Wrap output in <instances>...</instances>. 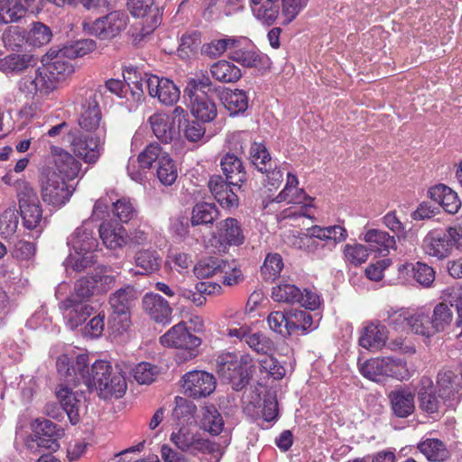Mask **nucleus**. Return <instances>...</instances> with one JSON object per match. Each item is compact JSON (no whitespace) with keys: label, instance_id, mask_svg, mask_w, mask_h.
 I'll return each instance as SVG.
<instances>
[{"label":"nucleus","instance_id":"49530a36","mask_svg":"<svg viewBox=\"0 0 462 462\" xmlns=\"http://www.w3.org/2000/svg\"><path fill=\"white\" fill-rule=\"evenodd\" d=\"M407 273H411L413 279L424 287H430L435 280V272L426 263L417 262L403 265Z\"/></svg>","mask_w":462,"mask_h":462},{"label":"nucleus","instance_id":"69168bd1","mask_svg":"<svg viewBox=\"0 0 462 462\" xmlns=\"http://www.w3.org/2000/svg\"><path fill=\"white\" fill-rule=\"evenodd\" d=\"M51 38L52 32L50 27L42 23H34L30 31L28 41L30 44L41 47L49 43Z\"/></svg>","mask_w":462,"mask_h":462},{"label":"nucleus","instance_id":"a878e982","mask_svg":"<svg viewBox=\"0 0 462 462\" xmlns=\"http://www.w3.org/2000/svg\"><path fill=\"white\" fill-rule=\"evenodd\" d=\"M127 7L134 17L145 18L150 27H156L160 23V11L153 0H128Z\"/></svg>","mask_w":462,"mask_h":462},{"label":"nucleus","instance_id":"de8ad7c7","mask_svg":"<svg viewBox=\"0 0 462 462\" xmlns=\"http://www.w3.org/2000/svg\"><path fill=\"white\" fill-rule=\"evenodd\" d=\"M156 173L161 183L165 186H171L176 181L177 166L168 153L161 156Z\"/></svg>","mask_w":462,"mask_h":462},{"label":"nucleus","instance_id":"2eb2a0df","mask_svg":"<svg viewBox=\"0 0 462 462\" xmlns=\"http://www.w3.org/2000/svg\"><path fill=\"white\" fill-rule=\"evenodd\" d=\"M161 343L165 346L175 348H197L201 340L190 334L186 328L184 322H180L173 326L160 338Z\"/></svg>","mask_w":462,"mask_h":462},{"label":"nucleus","instance_id":"473e14b6","mask_svg":"<svg viewBox=\"0 0 462 462\" xmlns=\"http://www.w3.org/2000/svg\"><path fill=\"white\" fill-rule=\"evenodd\" d=\"M149 123L154 135L164 143H171L175 134V129L170 122L169 116L163 113H156L150 116Z\"/></svg>","mask_w":462,"mask_h":462},{"label":"nucleus","instance_id":"0eeeda50","mask_svg":"<svg viewBox=\"0 0 462 462\" xmlns=\"http://www.w3.org/2000/svg\"><path fill=\"white\" fill-rule=\"evenodd\" d=\"M106 137V129H99L97 134L76 136L71 141L72 151L86 163H96L104 151Z\"/></svg>","mask_w":462,"mask_h":462},{"label":"nucleus","instance_id":"5701e85b","mask_svg":"<svg viewBox=\"0 0 462 462\" xmlns=\"http://www.w3.org/2000/svg\"><path fill=\"white\" fill-rule=\"evenodd\" d=\"M388 331L384 326L369 323L361 331L359 345L369 350L381 349L386 342Z\"/></svg>","mask_w":462,"mask_h":462},{"label":"nucleus","instance_id":"052dcab7","mask_svg":"<svg viewBox=\"0 0 462 462\" xmlns=\"http://www.w3.org/2000/svg\"><path fill=\"white\" fill-rule=\"evenodd\" d=\"M134 377L140 384H150L161 374V369L151 363H139L133 370Z\"/></svg>","mask_w":462,"mask_h":462},{"label":"nucleus","instance_id":"79ce46f5","mask_svg":"<svg viewBox=\"0 0 462 462\" xmlns=\"http://www.w3.org/2000/svg\"><path fill=\"white\" fill-rule=\"evenodd\" d=\"M229 58L246 68H258L263 64L264 59L253 48H241L240 42L230 52Z\"/></svg>","mask_w":462,"mask_h":462},{"label":"nucleus","instance_id":"09e8293b","mask_svg":"<svg viewBox=\"0 0 462 462\" xmlns=\"http://www.w3.org/2000/svg\"><path fill=\"white\" fill-rule=\"evenodd\" d=\"M283 266L282 255L277 253H270L261 266V275L264 281L273 282L279 277Z\"/></svg>","mask_w":462,"mask_h":462},{"label":"nucleus","instance_id":"20e7f679","mask_svg":"<svg viewBox=\"0 0 462 462\" xmlns=\"http://www.w3.org/2000/svg\"><path fill=\"white\" fill-rule=\"evenodd\" d=\"M133 95L139 98L145 90L152 97H157L158 100L166 106H171L180 98V89L174 82L169 79L159 78L155 75L145 74L139 80L127 83Z\"/></svg>","mask_w":462,"mask_h":462},{"label":"nucleus","instance_id":"bf43d9fd","mask_svg":"<svg viewBox=\"0 0 462 462\" xmlns=\"http://www.w3.org/2000/svg\"><path fill=\"white\" fill-rule=\"evenodd\" d=\"M361 374L374 382H381L385 378L383 357L371 358L360 365Z\"/></svg>","mask_w":462,"mask_h":462},{"label":"nucleus","instance_id":"393cba45","mask_svg":"<svg viewBox=\"0 0 462 462\" xmlns=\"http://www.w3.org/2000/svg\"><path fill=\"white\" fill-rule=\"evenodd\" d=\"M220 166L229 184L240 189V183H243L246 178L241 159L228 152L222 157Z\"/></svg>","mask_w":462,"mask_h":462},{"label":"nucleus","instance_id":"9d476101","mask_svg":"<svg viewBox=\"0 0 462 462\" xmlns=\"http://www.w3.org/2000/svg\"><path fill=\"white\" fill-rule=\"evenodd\" d=\"M185 395L199 399L210 395L216 389V379L210 373L194 370L186 373L180 380Z\"/></svg>","mask_w":462,"mask_h":462},{"label":"nucleus","instance_id":"c03bdc74","mask_svg":"<svg viewBox=\"0 0 462 462\" xmlns=\"http://www.w3.org/2000/svg\"><path fill=\"white\" fill-rule=\"evenodd\" d=\"M456 374L448 369H442L439 372L437 377V386L439 396L441 399H450L458 391Z\"/></svg>","mask_w":462,"mask_h":462},{"label":"nucleus","instance_id":"f8f14e48","mask_svg":"<svg viewBox=\"0 0 462 462\" xmlns=\"http://www.w3.org/2000/svg\"><path fill=\"white\" fill-rule=\"evenodd\" d=\"M171 440L181 451L192 454L205 452L210 447L208 440L196 429V424L177 427L171 435Z\"/></svg>","mask_w":462,"mask_h":462},{"label":"nucleus","instance_id":"e433bc0d","mask_svg":"<svg viewBox=\"0 0 462 462\" xmlns=\"http://www.w3.org/2000/svg\"><path fill=\"white\" fill-rule=\"evenodd\" d=\"M418 449L433 462H443L449 457L446 445L438 439H427L418 444Z\"/></svg>","mask_w":462,"mask_h":462},{"label":"nucleus","instance_id":"f704fd0d","mask_svg":"<svg viewBox=\"0 0 462 462\" xmlns=\"http://www.w3.org/2000/svg\"><path fill=\"white\" fill-rule=\"evenodd\" d=\"M57 397L71 424H77L79 421L80 402L77 399L75 393L69 387L60 385L57 390Z\"/></svg>","mask_w":462,"mask_h":462},{"label":"nucleus","instance_id":"e2e57ef3","mask_svg":"<svg viewBox=\"0 0 462 462\" xmlns=\"http://www.w3.org/2000/svg\"><path fill=\"white\" fill-rule=\"evenodd\" d=\"M2 42L6 49L18 50L25 42V32L18 26H9L2 35Z\"/></svg>","mask_w":462,"mask_h":462},{"label":"nucleus","instance_id":"0e129e2a","mask_svg":"<svg viewBox=\"0 0 462 462\" xmlns=\"http://www.w3.org/2000/svg\"><path fill=\"white\" fill-rule=\"evenodd\" d=\"M95 281L92 276H86L79 279L74 286V291L69 297H73L79 302L88 300L90 297L97 294L95 286Z\"/></svg>","mask_w":462,"mask_h":462},{"label":"nucleus","instance_id":"774afa93","mask_svg":"<svg viewBox=\"0 0 462 462\" xmlns=\"http://www.w3.org/2000/svg\"><path fill=\"white\" fill-rule=\"evenodd\" d=\"M343 253L346 261L355 266L365 263L369 255L367 248L360 244L346 245Z\"/></svg>","mask_w":462,"mask_h":462},{"label":"nucleus","instance_id":"c756f323","mask_svg":"<svg viewBox=\"0 0 462 462\" xmlns=\"http://www.w3.org/2000/svg\"><path fill=\"white\" fill-rule=\"evenodd\" d=\"M283 201H287L291 204L301 205L299 209L295 211H291V208L283 210L282 215L284 218L297 217H311L309 211L312 207L310 204L312 198L309 197L303 189L296 188L295 189H292V191L288 193V196H286V199Z\"/></svg>","mask_w":462,"mask_h":462},{"label":"nucleus","instance_id":"13d9d810","mask_svg":"<svg viewBox=\"0 0 462 462\" xmlns=\"http://www.w3.org/2000/svg\"><path fill=\"white\" fill-rule=\"evenodd\" d=\"M23 226L27 229L37 228L42 219V210L39 203L28 204L19 208Z\"/></svg>","mask_w":462,"mask_h":462},{"label":"nucleus","instance_id":"39448f33","mask_svg":"<svg viewBox=\"0 0 462 462\" xmlns=\"http://www.w3.org/2000/svg\"><path fill=\"white\" fill-rule=\"evenodd\" d=\"M138 296V291L132 285H125L110 295L108 303L113 310L111 323L117 332L125 331L129 327V312Z\"/></svg>","mask_w":462,"mask_h":462},{"label":"nucleus","instance_id":"5fc2aeb1","mask_svg":"<svg viewBox=\"0 0 462 462\" xmlns=\"http://www.w3.org/2000/svg\"><path fill=\"white\" fill-rule=\"evenodd\" d=\"M246 362L248 363L246 366L242 364L240 368L234 371L232 374V380H229L228 382L232 388L236 391H239L245 388L249 383L253 376L254 371L253 358L248 356V361L246 360Z\"/></svg>","mask_w":462,"mask_h":462},{"label":"nucleus","instance_id":"6ab92c4d","mask_svg":"<svg viewBox=\"0 0 462 462\" xmlns=\"http://www.w3.org/2000/svg\"><path fill=\"white\" fill-rule=\"evenodd\" d=\"M144 311L152 319L158 323H168L171 320L172 310L169 302L156 293H146L142 300Z\"/></svg>","mask_w":462,"mask_h":462},{"label":"nucleus","instance_id":"6e6552de","mask_svg":"<svg viewBox=\"0 0 462 462\" xmlns=\"http://www.w3.org/2000/svg\"><path fill=\"white\" fill-rule=\"evenodd\" d=\"M101 96L99 90L89 88L85 90L81 101L79 125L90 134H97L99 129H106L105 125H101V111L98 106Z\"/></svg>","mask_w":462,"mask_h":462},{"label":"nucleus","instance_id":"7c9ffc66","mask_svg":"<svg viewBox=\"0 0 462 462\" xmlns=\"http://www.w3.org/2000/svg\"><path fill=\"white\" fill-rule=\"evenodd\" d=\"M209 72L211 77L220 83H235L242 77L241 69L226 60L214 62L209 68Z\"/></svg>","mask_w":462,"mask_h":462},{"label":"nucleus","instance_id":"a211bd4d","mask_svg":"<svg viewBox=\"0 0 462 462\" xmlns=\"http://www.w3.org/2000/svg\"><path fill=\"white\" fill-rule=\"evenodd\" d=\"M422 249L430 256L439 260L448 257L452 251L445 231L431 230L423 239Z\"/></svg>","mask_w":462,"mask_h":462},{"label":"nucleus","instance_id":"4be33fe9","mask_svg":"<svg viewBox=\"0 0 462 462\" xmlns=\"http://www.w3.org/2000/svg\"><path fill=\"white\" fill-rule=\"evenodd\" d=\"M99 236L103 244L111 250L122 248L127 241L125 228L121 224L111 221L100 225Z\"/></svg>","mask_w":462,"mask_h":462},{"label":"nucleus","instance_id":"c9c22d12","mask_svg":"<svg viewBox=\"0 0 462 462\" xmlns=\"http://www.w3.org/2000/svg\"><path fill=\"white\" fill-rule=\"evenodd\" d=\"M407 329L425 337L434 336L430 323V315L422 309L411 311Z\"/></svg>","mask_w":462,"mask_h":462},{"label":"nucleus","instance_id":"dca6fc26","mask_svg":"<svg viewBox=\"0 0 462 462\" xmlns=\"http://www.w3.org/2000/svg\"><path fill=\"white\" fill-rule=\"evenodd\" d=\"M415 393L409 387L395 388L388 393L393 413L398 418H407L415 411Z\"/></svg>","mask_w":462,"mask_h":462},{"label":"nucleus","instance_id":"8fccbe9b","mask_svg":"<svg viewBox=\"0 0 462 462\" xmlns=\"http://www.w3.org/2000/svg\"><path fill=\"white\" fill-rule=\"evenodd\" d=\"M26 14L25 7L20 3H13L10 0H0V23H14Z\"/></svg>","mask_w":462,"mask_h":462},{"label":"nucleus","instance_id":"a19ab883","mask_svg":"<svg viewBox=\"0 0 462 462\" xmlns=\"http://www.w3.org/2000/svg\"><path fill=\"white\" fill-rule=\"evenodd\" d=\"M453 306H448L446 303H438L430 315V323L433 328V333H440L445 331L453 320Z\"/></svg>","mask_w":462,"mask_h":462},{"label":"nucleus","instance_id":"680f3d73","mask_svg":"<svg viewBox=\"0 0 462 462\" xmlns=\"http://www.w3.org/2000/svg\"><path fill=\"white\" fill-rule=\"evenodd\" d=\"M14 186L18 199L19 208L28 204L39 203V198L35 189L27 180L22 179L17 180L14 182Z\"/></svg>","mask_w":462,"mask_h":462},{"label":"nucleus","instance_id":"37998d69","mask_svg":"<svg viewBox=\"0 0 462 462\" xmlns=\"http://www.w3.org/2000/svg\"><path fill=\"white\" fill-rule=\"evenodd\" d=\"M196 405L183 398L177 396L175 398V407L172 411V417L178 421V427L181 425L196 424L194 414L196 412Z\"/></svg>","mask_w":462,"mask_h":462},{"label":"nucleus","instance_id":"4c0bfd02","mask_svg":"<svg viewBox=\"0 0 462 462\" xmlns=\"http://www.w3.org/2000/svg\"><path fill=\"white\" fill-rule=\"evenodd\" d=\"M200 426L211 435H218L222 432L224 420L214 405H206L202 408Z\"/></svg>","mask_w":462,"mask_h":462},{"label":"nucleus","instance_id":"58836bf2","mask_svg":"<svg viewBox=\"0 0 462 462\" xmlns=\"http://www.w3.org/2000/svg\"><path fill=\"white\" fill-rule=\"evenodd\" d=\"M221 100L231 116L243 113L248 107V97L245 91L240 89L225 91Z\"/></svg>","mask_w":462,"mask_h":462},{"label":"nucleus","instance_id":"9b49d317","mask_svg":"<svg viewBox=\"0 0 462 462\" xmlns=\"http://www.w3.org/2000/svg\"><path fill=\"white\" fill-rule=\"evenodd\" d=\"M217 233L211 238V245L217 252L226 253L230 246L244 244L245 237L236 218H226L217 224Z\"/></svg>","mask_w":462,"mask_h":462},{"label":"nucleus","instance_id":"f3484780","mask_svg":"<svg viewBox=\"0 0 462 462\" xmlns=\"http://www.w3.org/2000/svg\"><path fill=\"white\" fill-rule=\"evenodd\" d=\"M51 156L61 178L74 180L80 172L81 163L64 149L51 145Z\"/></svg>","mask_w":462,"mask_h":462},{"label":"nucleus","instance_id":"2f4dec72","mask_svg":"<svg viewBox=\"0 0 462 462\" xmlns=\"http://www.w3.org/2000/svg\"><path fill=\"white\" fill-rule=\"evenodd\" d=\"M191 114L202 122H211L217 115L215 103L205 93L190 99Z\"/></svg>","mask_w":462,"mask_h":462},{"label":"nucleus","instance_id":"f257e3e1","mask_svg":"<svg viewBox=\"0 0 462 462\" xmlns=\"http://www.w3.org/2000/svg\"><path fill=\"white\" fill-rule=\"evenodd\" d=\"M88 356L79 354L77 356V367L81 380L90 391H97L102 398L110 396L121 397L126 391L127 383L122 370L105 360H97L88 366Z\"/></svg>","mask_w":462,"mask_h":462},{"label":"nucleus","instance_id":"1a4fd4ad","mask_svg":"<svg viewBox=\"0 0 462 462\" xmlns=\"http://www.w3.org/2000/svg\"><path fill=\"white\" fill-rule=\"evenodd\" d=\"M272 298L274 301L283 303H299L310 310H316L320 304L319 296L310 290L303 291L291 283H281L273 288Z\"/></svg>","mask_w":462,"mask_h":462},{"label":"nucleus","instance_id":"aec40b11","mask_svg":"<svg viewBox=\"0 0 462 462\" xmlns=\"http://www.w3.org/2000/svg\"><path fill=\"white\" fill-rule=\"evenodd\" d=\"M69 60V57L67 56L63 49L55 53L52 51L47 54L43 64L49 70L51 78L54 79L57 83L65 79L73 72V66Z\"/></svg>","mask_w":462,"mask_h":462},{"label":"nucleus","instance_id":"4d7b16f0","mask_svg":"<svg viewBox=\"0 0 462 462\" xmlns=\"http://www.w3.org/2000/svg\"><path fill=\"white\" fill-rule=\"evenodd\" d=\"M250 158L254 166L261 172L272 168L271 156L265 146L254 143L250 148Z\"/></svg>","mask_w":462,"mask_h":462},{"label":"nucleus","instance_id":"864d4df0","mask_svg":"<svg viewBox=\"0 0 462 462\" xmlns=\"http://www.w3.org/2000/svg\"><path fill=\"white\" fill-rule=\"evenodd\" d=\"M383 367L385 377H393L400 381L408 380L411 377L406 362L402 359L383 357Z\"/></svg>","mask_w":462,"mask_h":462},{"label":"nucleus","instance_id":"f03ea898","mask_svg":"<svg viewBox=\"0 0 462 462\" xmlns=\"http://www.w3.org/2000/svg\"><path fill=\"white\" fill-rule=\"evenodd\" d=\"M67 244L73 250L66 260L67 268L82 272L95 263L94 253L98 242L94 236V226L90 219L85 220L76 228L68 237Z\"/></svg>","mask_w":462,"mask_h":462},{"label":"nucleus","instance_id":"b1692460","mask_svg":"<svg viewBox=\"0 0 462 462\" xmlns=\"http://www.w3.org/2000/svg\"><path fill=\"white\" fill-rule=\"evenodd\" d=\"M418 399L420 408L429 413H438L441 408L440 400L433 393V381L429 376H422L419 388Z\"/></svg>","mask_w":462,"mask_h":462},{"label":"nucleus","instance_id":"bb28decb","mask_svg":"<svg viewBox=\"0 0 462 462\" xmlns=\"http://www.w3.org/2000/svg\"><path fill=\"white\" fill-rule=\"evenodd\" d=\"M35 63L33 55L29 53H13L0 59V71L6 75H15L27 69Z\"/></svg>","mask_w":462,"mask_h":462},{"label":"nucleus","instance_id":"a18cd8bd","mask_svg":"<svg viewBox=\"0 0 462 462\" xmlns=\"http://www.w3.org/2000/svg\"><path fill=\"white\" fill-rule=\"evenodd\" d=\"M218 217V210L213 203H198L192 209L191 225H208L212 224Z\"/></svg>","mask_w":462,"mask_h":462},{"label":"nucleus","instance_id":"ddd939ff","mask_svg":"<svg viewBox=\"0 0 462 462\" xmlns=\"http://www.w3.org/2000/svg\"><path fill=\"white\" fill-rule=\"evenodd\" d=\"M128 16L125 12L114 11L94 21L91 24H86L91 34L101 40H108L117 36L126 28Z\"/></svg>","mask_w":462,"mask_h":462},{"label":"nucleus","instance_id":"4468645a","mask_svg":"<svg viewBox=\"0 0 462 462\" xmlns=\"http://www.w3.org/2000/svg\"><path fill=\"white\" fill-rule=\"evenodd\" d=\"M60 309L63 311L66 325L70 329H75L85 322L94 312L93 307L84 302H79L73 297H68L60 303Z\"/></svg>","mask_w":462,"mask_h":462},{"label":"nucleus","instance_id":"6e6d98bb","mask_svg":"<svg viewBox=\"0 0 462 462\" xmlns=\"http://www.w3.org/2000/svg\"><path fill=\"white\" fill-rule=\"evenodd\" d=\"M212 81L207 74L203 72L196 73L194 77L187 79V84L184 88L185 96H188L189 99L199 95L198 92L205 93V89L210 88Z\"/></svg>","mask_w":462,"mask_h":462},{"label":"nucleus","instance_id":"ea45409f","mask_svg":"<svg viewBox=\"0 0 462 462\" xmlns=\"http://www.w3.org/2000/svg\"><path fill=\"white\" fill-rule=\"evenodd\" d=\"M135 265L142 269V274H151L160 270L162 257L155 250H140L134 256Z\"/></svg>","mask_w":462,"mask_h":462},{"label":"nucleus","instance_id":"603ef678","mask_svg":"<svg viewBox=\"0 0 462 462\" xmlns=\"http://www.w3.org/2000/svg\"><path fill=\"white\" fill-rule=\"evenodd\" d=\"M239 42L240 41L238 39L231 37L213 40L209 43L204 44L201 51L210 58H217L221 56L226 51L231 52Z\"/></svg>","mask_w":462,"mask_h":462},{"label":"nucleus","instance_id":"338daca9","mask_svg":"<svg viewBox=\"0 0 462 462\" xmlns=\"http://www.w3.org/2000/svg\"><path fill=\"white\" fill-rule=\"evenodd\" d=\"M18 215L14 208H6L0 215V235L9 236L15 233L18 227Z\"/></svg>","mask_w":462,"mask_h":462},{"label":"nucleus","instance_id":"72a5a7b5","mask_svg":"<svg viewBox=\"0 0 462 462\" xmlns=\"http://www.w3.org/2000/svg\"><path fill=\"white\" fill-rule=\"evenodd\" d=\"M229 264L226 261L218 257H206L201 259L194 266V274L199 279H207L218 273H226Z\"/></svg>","mask_w":462,"mask_h":462},{"label":"nucleus","instance_id":"7ed1b4c3","mask_svg":"<svg viewBox=\"0 0 462 462\" xmlns=\"http://www.w3.org/2000/svg\"><path fill=\"white\" fill-rule=\"evenodd\" d=\"M307 2L308 0H282L280 14L276 0H249V6L253 15L262 23L271 25L280 19V23L286 25L297 17Z\"/></svg>","mask_w":462,"mask_h":462},{"label":"nucleus","instance_id":"3c124183","mask_svg":"<svg viewBox=\"0 0 462 462\" xmlns=\"http://www.w3.org/2000/svg\"><path fill=\"white\" fill-rule=\"evenodd\" d=\"M57 370L69 383H79L81 377L77 367V359L72 363L67 354L60 356L57 359Z\"/></svg>","mask_w":462,"mask_h":462},{"label":"nucleus","instance_id":"412c9836","mask_svg":"<svg viewBox=\"0 0 462 462\" xmlns=\"http://www.w3.org/2000/svg\"><path fill=\"white\" fill-rule=\"evenodd\" d=\"M430 198L438 203L449 214H456L461 207V200L457 192L444 184L431 187L429 191Z\"/></svg>","mask_w":462,"mask_h":462},{"label":"nucleus","instance_id":"cd10ccee","mask_svg":"<svg viewBox=\"0 0 462 462\" xmlns=\"http://www.w3.org/2000/svg\"><path fill=\"white\" fill-rule=\"evenodd\" d=\"M246 360L248 361V355L237 357L233 353H221L216 360L217 372L222 380L228 383L229 380H232V374L236 369L240 368L242 364L246 366L248 364Z\"/></svg>","mask_w":462,"mask_h":462},{"label":"nucleus","instance_id":"c85d7f7f","mask_svg":"<svg viewBox=\"0 0 462 462\" xmlns=\"http://www.w3.org/2000/svg\"><path fill=\"white\" fill-rule=\"evenodd\" d=\"M287 326L291 335L296 333L305 335L318 328L312 315L302 310H291L288 312Z\"/></svg>","mask_w":462,"mask_h":462},{"label":"nucleus","instance_id":"423d86ee","mask_svg":"<svg viewBox=\"0 0 462 462\" xmlns=\"http://www.w3.org/2000/svg\"><path fill=\"white\" fill-rule=\"evenodd\" d=\"M41 191L44 202L54 207L67 203L72 195L71 187L51 168H45L41 173Z\"/></svg>","mask_w":462,"mask_h":462}]
</instances>
